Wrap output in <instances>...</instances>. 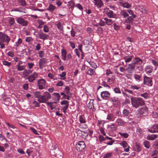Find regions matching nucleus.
Here are the masks:
<instances>
[{"label":"nucleus","mask_w":158,"mask_h":158,"mask_svg":"<svg viewBox=\"0 0 158 158\" xmlns=\"http://www.w3.org/2000/svg\"><path fill=\"white\" fill-rule=\"evenodd\" d=\"M143 84L148 86H151L152 85V78L146 76L143 77Z\"/></svg>","instance_id":"obj_5"},{"label":"nucleus","mask_w":158,"mask_h":158,"mask_svg":"<svg viewBox=\"0 0 158 158\" xmlns=\"http://www.w3.org/2000/svg\"><path fill=\"white\" fill-rule=\"evenodd\" d=\"M44 31L45 33H48L49 31V29L48 27L46 25L44 26Z\"/></svg>","instance_id":"obj_57"},{"label":"nucleus","mask_w":158,"mask_h":158,"mask_svg":"<svg viewBox=\"0 0 158 158\" xmlns=\"http://www.w3.org/2000/svg\"><path fill=\"white\" fill-rule=\"evenodd\" d=\"M112 27L116 31H118L120 29V25L116 23H114Z\"/></svg>","instance_id":"obj_29"},{"label":"nucleus","mask_w":158,"mask_h":158,"mask_svg":"<svg viewBox=\"0 0 158 158\" xmlns=\"http://www.w3.org/2000/svg\"><path fill=\"white\" fill-rule=\"evenodd\" d=\"M38 53L39 54V56L40 58H42L44 56L45 54L43 51H40L38 52Z\"/></svg>","instance_id":"obj_56"},{"label":"nucleus","mask_w":158,"mask_h":158,"mask_svg":"<svg viewBox=\"0 0 158 158\" xmlns=\"http://www.w3.org/2000/svg\"><path fill=\"white\" fill-rule=\"evenodd\" d=\"M120 145L125 148L124 151L126 152H128L129 151V146L128 143L125 141H124L119 143Z\"/></svg>","instance_id":"obj_11"},{"label":"nucleus","mask_w":158,"mask_h":158,"mask_svg":"<svg viewBox=\"0 0 158 158\" xmlns=\"http://www.w3.org/2000/svg\"><path fill=\"white\" fill-rule=\"evenodd\" d=\"M145 71L147 73H151L152 72V69L150 66H147L145 69Z\"/></svg>","instance_id":"obj_49"},{"label":"nucleus","mask_w":158,"mask_h":158,"mask_svg":"<svg viewBox=\"0 0 158 158\" xmlns=\"http://www.w3.org/2000/svg\"><path fill=\"white\" fill-rule=\"evenodd\" d=\"M17 69L19 71H21L24 70L25 67L24 65H17Z\"/></svg>","instance_id":"obj_52"},{"label":"nucleus","mask_w":158,"mask_h":158,"mask_svg":"<svg viewBox=\"0 0 158 158\" xmlns=\"http://www.w3.org/2000/svg\"><path fill=\"white\" fill-rule=\"evenodd\" d=\"M56 26L57 27L58 29L60 30L63 31V27L61 23L60 22H57L56 24Z\"/></svg>","instance_id":"obj_30"},{"label":"nucleus","mask_w":158,"mask_h":158,"mask_svg":"<svg viewBox=\"0 0 158 158\" xmlns=\"http://www.w3.org/2000/svg\"><path fill=\"white\" fill-rule=\"evenodd\" d=\"M120 15L123 18H126L129 16V14L126 10H122L120 12Z\"/></svg>","instance_id":"obj_22"},{"label":"nucleus","mask_w":158,"mask_h":158,"mask_svg":"<svg viewBox=\"0 0 158 158\" xmlns=\"http://www.w3.org/2000/svg\"><path fill=\"white\" fill-rule=\"evenodd\" d=\"M53 94L54 96V100L56 101H58L60 98V95L59 93H54Z\"/></svg>","instance_id":"obj_31"},{"label":"nucleus","mask_w":158,"mask_h":158,"mask_svg":"<svg viewBox=\"0 0 158 158\" xmlns=\"http://www.w3.org/2000/svg\"><path fill=\"white\" fill-rule=\"evenodd\" d=\"M140 96L144 98L145 99H147L149 98L150 95L148 93L146 92L143 94H141Z\"/></svg>","instance_id":"obj_43"},{"label":"nucleus","mask_w":158,"mask_h":158,"mask_svg":"<svg viewBox=\"0 0 158 158\" xmlns=\"http://www.w3.org/2000/svg\"><path fill=\"white\" fill-rule=\"evenodd\" d=\"M123 114L124 115V117L127 116L129 114V112L126 109H124L122 112Z\"/></svg>","instance_id":"obj_48"},{"label":"nucleus","mask_w":158,"mask_h":158,"mask_svg":"<svg viewBox=\"0 0 158 158\" xmlns=\"http://www.w3.org/2000/svg\"><path fill=\"white\" fill-rule=\"evenodd\" d=\"M152 62L155 66L157 67L158 66V62L156 61L155 60L152 59Z\"/></svg>","instance_id":"obj_61"},{"label":"nucleus","mask_w":158,"mask_h":158,"mask_svg":"<svg viewBox=\"0 0 158 158\" xmlns=\"http://www.w3.org/2000/svg\"><path fill=\"white\" fill-rule=\"evenodd\" d=\"M114 92L116 93H117V94H121V91L120 90V89L119 88H118L117 87L115 88L114 89Z\"/></svg>","instance_id":"obj_60"},{"label":"nucleus","mask_w":158,"mask_h":158,"mask_svg":"<svg viewBox=\"0 0 158 158\" xmlns=\"http://www.w3.org/2000/svg\"><path fill=\"white\" fill-rule=\"evenodd\" d=\"M47 61V59L45 58H43L40 59L39 61V65L40 68L41 69L43 68L45 64H46Z\"/></svg>","instance_id":"obj_17"},{"label":"nucleus","mask_w":158,"mask_h":158,"mask_svg":"<svg viewBox=\"0 0 158 158\" xmlns=\"http://www.w3.org/2000/svg\"><path fill=\"white\" fill-rule=\"evenodd\" d=\"M88 75L90 76H93L94 75L95 73V72L94 70L92 69H89L88 70L86 73Z\"/></svg>","instance_id":"obj_24"},{"label":"nucleus","mask_w":158,"mask_h":158,"mask_svg":"<svg viewBox=\"0 0 158 158\" xmlns=\"http://www.w3.org/2000/svg\"><path fill=\"white\" fill-rule=\"evenodd\" d=\"M157 137L156 135H148L147 137V139L148 140H153Z\"/></svg>","instance_id":"obj_36"},{"label":"nucleus","mask_w":158,"mask_h":158,"mask_svg":"<svg viewBox=\"0 0 158 158\" xmlns=\"http://www.w3.org/2000/svg\"><path fill=\"white\" fill-rule=\"evenodd\" d=\"M37 84L40 89H44L47 86L46 81L43 79L39 80L37 81Z\"/></svg>","instance_id":"obj_4"},{"label":"nucleus","mask_w":158,"mask_h":158,"mask_svg":"<svg viewBox=\"0 0 158 158\" xmlns=\"http://www.w3.org/2000/svg\"><path fill=\"white\" fill-rule=\"evenodd\" d=\"M87 61L88 62L90 65L91 67H92L94 69H96L97 68V65L94 62L92 61H89L88 60Z\"/></svg>","instance_id":"obj_50"},{"label":"nucleus","mask_w":158,"mask_h":158,"mask_svg":"<svg viewBox=\"0 0 158 158\" xmlns=\"http://www.w3.org/2000/svg\"><path fill=\"white\" fill-rule=\"evenodd\" d=\"M143 144L144 147L147 149H149L150 147V143L147 140H145L143 142Z\"/></svg>","instance_id":"obj_37"},{"label":"nucleus","mask_w":158,"mask_h":158,"mask_svg":"<svg viewBox=\"0 0 158 158\" xmlns=\"http://www.w3.org/2000/svg\"><path fill=\"white\" fill-rule=\"evenodd\" d=\"M127 17V18L125 20V22L127 23H131L133 20V19H132L131 17V16H128Z\"/></svg>","instance_id":"obj_45"},{"label":"nucleus","mask_w":158,"mask_h":158,"mask_svg":"<svg viewBox=\"0 0 158 158\" xmlns=\"http://www.w3.org/2000/svg\"><path fill=\"white\" fill-rule=\"evenodd\" d=\"M22 43V39L19 37V38L18 39L17 41L15 42V45L17 47L21 44Z\"/></svg>","instance_id":"obj_41"},{"label":"nucleus","mask_w":158,"mask_h":158,"mask_svg":"<svg viewBox=\"0 0 158 158\" xmlns=\"http://www.w3.org/2000/svg\"><path fill=\"white\" fill-rule=\"evenodd\" d=\"M143 62V61L141 59L138 57L135 58L133 62V63L134 64H141Z\"/></svg>","instance_id":"obj_23"},{"label":"nucleus","mask_w":158,"mask_h":158,"mask_svg":"<svg viewBox=\"0 0 158 158\" xmlns=\"http://www.w3.org/2000/svg\"><path fill=\"white\" fill-rule=\"evenodd\" d=\"M78 51H80V52H81V59H82L83 57V55H84V53L82 52V50H75L76 53L78 57H80V53Z\"/></svg>","instance_id":"obj_44"},{"label":"nucleus","mask_w":158,"mask_h":158,"mask_svg":"<svg viewBox=\"0 0 158 158\" xmlns=\"http://www.w3.org/2000/svg\"><path fill=\"white\" fill-rule=\"evenodd\" d=\"M30 130L33 133H34L36 135H40L39 133H40L39 131H38L37 130H36L35 129L31 127L30 128Z\"/></svg>","instance_id":"obj_53"},{"label":"nucleus","mask_w":158,"mask_h":158,"mask_svg":"<svg viewBox=\"0 0 158 158\" xmlns=\"http://www.w3.org/2000/svg\"><path fill=\"white\" fill-rule=\"evenodd\" d=\"M61 104H65V106H64L62 109L64 113H65L69 106V102L67 100H64L61 102Z\"/></svg>","instance_id":"obj_15"},{"label":"nucleus","mask_w":158,"mask_h":158,"mask_svg":"<svg viewBox=\"0 0 158 158\" xmlns=\"http://www.w3.org/2000/svg\"><path fill=\"white\" fill-rule=\"evenodd\" d=\"M104 20L106 21V24L108 25H110L113 23V21L111 19H109L107 18H104Z\"/></svg>","instance_id":"obj_25"},{"label":"nucleus","mask_w":158,"mask_h":158,"mask_svg":"<svg viewBox=\"0 0 158 158\" xmlns=\"http://www.w3.org/2000/svg\"><path fill=\"white\" fill-rule=\"evenodd\" d=\"M134 77L137 81L139 82L140 81L141 76L139 75L136 74L134 75Z\"/></svg>","instance_id":"obj_54"},{"label":"nucleus","mask_w":158,"mask_h":158,"mask_svg":"<svg viewBox=\"0 0 158 158\" xmlns=\"http://www.w3.org/2000/svg\"><path fill=\"white\" fill-rule=\"evenodd\" d=\"M130 88L133 90H138L141 88V87L139 85L132 84L131 85Z\"/></svg>","instance_id":"obj_27"},{"label":"nucleus","mask_w":158,"mask_h":158,"mask_svg":"<svg viewBox=\"0 0 158 158\" xmlns=\"http://www.w3.org/2000/svg\"><path fill=\"white\" fill-rule=\"evenodd\" d=\"M25 9H21V8H15L12 11H18L20 12L25 13L23 11Z\"/></svg>","instance_id":"obj_46"},{"label":"nucleus","mask_w":158,"mask_h":158,"mask_svg":"<svg viewBox=\"0 0 158 158\" xmlns=\"http://www.w3.org/2000/svg\"><path fill=\"white\" fill-rule=\"evenodd\" d=\"M135 65L132 63L128 64V66L126 68V69L128 73H132L133 71L135 70Z\"/></svg>","instance_id":"obj_14"},{"label":"nucleus","mask_w":158,"mask_h":158,"mask_svg":"<svg viewBox=\"0 0 158 158\" xmlns=\"http://www.w3.org/2000/svg\"><path fill=\"white\" fill-rule=\"evenodd\" d=\"M116 118V117H115L114 114L109 113L107 115L106 119L110 121H113Z\"/></svg>","instance_id":"obj_19"},{"label":"nucleus","mask_w":158,"mask_h":158,"mask_svg":"<svg viewBox=\"0 0 158 158\" xmlns=\"http://www.w3.org/2000/svg\"><path fill=\"white\" fill-rule=\"evenodd\" d=\"M8 55L10 57H13L14 56V52L11 51H9L8 53Z\"/></svg>","instance_id":"obj_64"},{"label":"nucleus","mask_w":158,"mask_h":158,"mask_svg":"<svg viewBox=\"0 0 158 158\" xmlns=\"http://www.w3.org/2000/svg\"><path fill=\"white\" fill-rule=\"evenodd\" d=\"M148 108L146 107H144L142 108L140 110V113L143 116L147 115L148 113Z\"/></svg>","instance_id":"obj_21"},{"label":"nucleus","mask_w":158,"mask_h":158,"mask_svg":"<svg viewBox=\"0 0 158 158\" xmlns=\"http://www.w3.org/2000/svg\"><path fill=\"white\" fill-rule=\"evenodd\" d=\"M18 2L19 3V5L21 6H24L26 5L25 0H18Z\"/></svg>","instance_id":"obj_39"},{"label":"nucleus","mask_w":158,"mask_h":158,"mask_svg":"<svg viewBox=\"0 0 158 158\" xmlns=\"http://www.w3.org/2000/svg\"><path fill=\"white\" fill-rule=\"evenodd\" d=\"M99 25L101 26H104L106 24V21L105 22L102 19H101L99 23Z\"/></svg>","instance_id":"obj_58"},{"label":"nucleus","mask_w":158,"mask_h":158,"mask_svg":"<svg viewBox=\"0 0 158 158\" xmlns=\"http://www.w3.org/2000/svg\"><path fill=\"white\" fill-rule=\"evenodd\" d=\"M110 93L107 91H103L101 93L102 98L105 100H107L110 96Z\"/></svg>","instance_id":"obj_12"},{"label":"nucleus","mask_w":158,"mask_h":158,"mask_svg":"<svg viewBox=\"0 0 158 158\" xmlns=\"http://www.w3.org/2000/svg\"><path fill=\"white\" fill-rule=\"evenodd\" d=\"M76 147L77 150L79 151H81L85 148V143L83 141H79L76 144Z\"/></svg>","instance_id":"obj_7"},{"label":"nucleus","mask_w":158,"mask_h":158,"mask_svg":"<svg viewBox=\"0 0 158 158\" xmlns=\"http://www.w3.org/2000/svg\"><path fill=\"white\" fill-rule=\"evenodd\" d=\"M106 13L107 17L110 18H114L115 17V15L113 11L107 9L106 11Z\"/></svg>","instance_id":"obj_16"},{"label":"nucleus","mask_w":158,"mask_h":158,"mask_svg":"<svg viewBox=\"0 0 158 158\" xmlns=\"http://www.w3.org/2000/svg\"><path fill=\"white\" fill-rule=\"evenodd\" d=\"M61 55L62 56V59L65 60L66 58V50H62Z\"/></svg>","instance_id":"obj_38"},{"label":"nucleus","mask_w":158,"mask_h":158,"mask_svg":"<svg viewBox=\"0 0 158 158\" xmlns=\"http://www.w3.org/2000/svg\"><path fill=\"white\" fill-rule=\"evenodd\" d=\"M39 38L40 39L45 40L48 39V35L46 33H44L42 32H39L38 33Z\"/></svg>","instance_id":"obj_13"},{"label":"nucleus","mask_w":158,"mask_h":158,"mask_svg":"<svg viewBox=\"0 0 158 158\" xmlns=\"http://www.w3.org/2000/svg\"><path fill=\"white\" fill-rule=\"evenodd\" d=\"M119 134L122 137L125 138H127L129 136V134L127 133H123L122 132H119Z\"/></svg>","instance_id":"obj_47"},{"label":"nucleus","mask_w":158,"mask_h":158,"mask_svg":"<svg viewBox=\"0 0 158 158\" xmlns=\"http://www.w3.org/2000/svg\"><path fill=\"white\" fill-rule=\"evenodd\" d=\"M101 85L105 87H108L109 89L110 88V86L108 85L105 81H103Z\"/></svg>","instance_id":"obj_62"},{"label":"nucleus","mask_w":158,"mask_h":158,"mask_svg":"<svg viewBox=\"0 0 158 158\" xmlns=\"http://www.w3.org/2000/svg\"><path fill=\"white\" fill-rule=\"evenodd\" d=\"M10 40V37L2 32H0V41L7 45Z\"/></svg>","instance_id":"obj_3"},{"label":"nucleus","mask_w":158,"mask_h":158,"mask_svg":"<svg viewBox=\"0 0 158 158\" xmlns=\"http://www.w3.org/2000/svg\"><path fill=\"white\" fill-rule=\"evenodd\" d=\"M138 9L142 13H146L147 12L145 8L142 6H139Z\"/></svg>","instance_id":"obj_34"},{"label":"nucleus","mask_w":158,"mask_h":158,"mask_svg":"<svg viewBox=\"0 0 158 158\" xmlns=\"http://www.w3.org/2000/svg\"><path fill=\"white\" fill-rule=\"evenodd\" d=\"M8 23L9 26L10 27H14L15 23L14 18L12 17H8Z\"/></svg>","instance_id":"obj_18"},{"label":"nucleus","mask_w":158,"mask_h":158,"mask_svg":"<svg viewBox=\"0 0 158 158\" xmlns=\"http://www.w3.org/2000/svg\"><path fill=\"white\" fill-rule=\"evenodd\" d=\"M33 94L34 95V96L35 98H37L38 101V100L40 98L41 95H40V92H36L33 93Z\"/></svg>","instance_id":"obj_33"},{"label":"nucleus","mask_w":158,"mask_h":158,"mask_svg":"<svg viewBox=\"0 0 158 158\" xmlns=\"http://www.w3.org/2000/svg\"><path fill=\"white\" fill-rule=\"evenodd\" d=\"M118 5L123 8L127 9H130L131 7V5L128 2H125L122 0L118 2Z\"/></svg>","instance_id":"obj_6"},{"label":"nucleus","mask_w":158,"mask_h":158,"mask_svg":"<svg viewBox=\"0 0 158 158\" xmlns=\"http://www.w3.org/2000/svg\"><path fill=\"white\" fill-rule=\"evenodd\" d=\"M33 39L31 37H27L25 39V41L29 44H32L33 41Z\"/></svg>","instance_id":"obj_28"},{"label":"nucleus","mask_w":158,"mask_h":158,"mask_svg":"<svg viewBox=\"0 0 158 158\" xmlns=\"http://www.w3.org/2000/svg\"><path fill=\"white\" fill-rule=\"evenodd\" d=\"M92 1L94 5L98 8H101L103 5V2L102 0H92Z\"/></svg>","instance_id":"obj_9"},{"label":"nucleus","mask_w":158,"mask_h":158,"mask_svg":"<svg viewBox=\"0 0 158 158\" xmlns=\"http://www.w3.org/2000/svg\"><path fill=\"white\" fill-rule=\"evenodd\" d=\"M70 89L68 86H66L64 89L65 92L68 95H71V94L69 92Z\"/></svg>","instance_id":"obj_42"},{"label":"nucleus","mask_w":158,"mask_h":158,"mask_svg":"<svg viewBox=\"0 0 158 158\" xmlns=\"http://www.w3.org/2000/svg\"><path fill=\"white\" fill-rule=\"evenodd\" d=\"M29 72H31V71L30 70L27 71V69H25L23 72V74L25 77H27L29 75Z\"/></svg>","instance_id":"obj_55"},{"label":"nucleus","mask_w":158,"mask_h":158,"mask_svg":"<svg viewBox=\"0 0 158 158\" xmlns=\"http://www.w3.org/2000/svg\"><path fill=\"white\" fill-rule=\"evenodd\" d=\"M17 22L23 26H26L28 23L27 21L24 20L22 17H19L17 19Z\"/></svg>","instance_id":"obj_8"},{"label":"nucleus","mask_w":158,"mask_h":158,"mask_svg":"<svg viewBox=\"0 0 158 158\" xmlns=\"http://www.w3.org/2000/svg\"><path fill=\"white\" fill-rule=\"evenodd\" d=\"M132 105L133 107L136 108L140 106L144 105L145 103L143 100L140 97H132L131 98Z\"/></svg>","instance_id":"obj_1"},{"label":"nucleus","mask_w":158,"mask_h":158,"mask_svg":"<svg viewBox=\"0 0 158 158\" xmlns=\"http://www.w3.org/2000/svg\"><path fill=\"white\" fill-rule=\"evenodd\" d=\"M51 98V94L49 92H46L42 95H41L40 98L38 100V102L40 103H46Z\"/></svg>","instance_id":"obj_2"},{"label":"nucleus","mask_w":158,"mask_h":158,"mask_svg":"<svg viewBox=\"0 0 158 158\" xmlns=\"http://www.w3.org/2000/svg\"><path fill=\"white\" fill-rule=\"evenodd\" d=\"M74 6L77 8L81 11H82L83 9L82 6L80 3H78L75 5Z\"/></svg>","instance_id":"obj_51"},{"label":"nucleus","mask_w":158,"mask_h":158,"mask_svg":"<svg viewBox=\"0 0 158 158\" xmlns=\"http://www.w3.org/2000/svg\"><path fill=\"white\" fill-rule=\"evenodd\" d=\"M94 100L91 99L90 102L87 105V106L89 109H92L94 107V105L93 104Z\"/></svg>","instance_id":"obj_35"},{"label":"nucleus","mask_w":158,"mask_h":158,"mask_svg":"<svg viewBox=\"0 0 158 158\" xmlns=\"http://www.w3.org/2000/svg\"><path fill=\"white\" fill-rule=\"evenodd\" d=\"M100 131L105 136L106 135V133L104 131V128L102 127H101L100 129Z\"/></svg>","instance_id":"obj_63"},{"label":"nucleus","mask_w":158,"mask_h":158,"mask_svg":"<svg viewBox=\"0 0 158 158\" xmlns=\"http://www.w3.org/2000/svg\"><path fill=\"white\" fill-rule=\"evenodd\" d=\"M79 120L81 123H85L86 121L85 120V117L81 115L79 116Z\"/></svg>","instance_id":"obj_40"},{"label":"nucleus","mask_w":158,"mask_h":158,"mask_svg":"<svg viewBox=\"0 0 158 158\" xmlns=\"http://www.w3.org/2000/svg\"><path fill=\"white\" fill-rule=\"evenodd\" d=\"M55 9L56 7L52 4H50L49 5V6L47 9L50 11L52 12Z\"/></svg>","instance_id":"obj_26"},{"label":"nucleus","mask_w":158,"mask_h":158,"mask_svg":"<svg viewBox=\"0 0 158 158\" xmlns=\"http://www.w3.org/2000/svg\"><path fill=\"white\" fill-rule=\"evenodd\" d=\"M38 76V73L35 72H34L32 74L29 76L28 77V81L31 82H32Z\"/></svg>","instance_id":"obj_10"},{"label":"nucleus","mask_w":158,"mask_h":158,"mask_svg":"<svg viewBox=\"0 0 158 158\" xmlns=\"http://www.w3.org/2000/svg\"><path fill=\"white\" fill-rule=\"evenodd\" d=\"M90 43V41L89 40H85L83 41V45H86L85 47H87L88 45Z\"/></svg>","instance_id":"obj_59"},{"label":"nucleus","mask_w":158,"mask_h":158,"mask_svg":"<svg viewBox=\"0 0 158 158\" xmlns=\"http://www.w3.org/2000/svg\"><path fill=\"white\" fill-rule=\"evenodd\" d=\"M115 123L118 126H123L125 123V122L123 120L120 118H117L115 121Z\"/></svg>","instance_id":"obj_20"},{"label":"nucleus","mask_w":158,"mask_h":158,"mask_svg":"<svg viewBox=\"0 0 158 158\" xmlns=\"http://www.w3.org/2000/svg\"><path fill=\"white\" fill-rule=\"evenodd\" d=\"M133 57L132 56H126L124 57L125 61L126 63L129 62L131 61Z\"/></svg>","instance_id":"obj_32"}]
</instances>
